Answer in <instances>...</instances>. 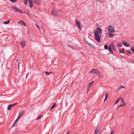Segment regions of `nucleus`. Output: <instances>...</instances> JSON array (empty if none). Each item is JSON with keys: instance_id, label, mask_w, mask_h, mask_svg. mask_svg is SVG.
Returning <instances> with one entry per match:
<instances>
[{"instance_id": "3c124183", "label": "nucleus", "mask_w": 134, "mask_h": 134, "mask_svg": "<svg viewBox=\"0 0 134 134\" xmlns=\"http://www.w3.org/2000/svg\"><path fill=\"white\" fill-rule=\"evenodd\" d=\"M28 74H27L26 76V78L27 76L28 75Z\"/></svg>"}, {"instance_id": "c9c22d12", "label": "nucleus", "mask_w": 134, "mask_h": 134, "mask_svg": "<svg viewBox=\"0 0 134 134\" xmlns=\"http://www.w3.org/2000/svg\"><path fill=\"white\" fill-rule=\"evenodd\" d=\"M98 131H95L94 134H98Z\"/></svg>"}, {"instance_id": "6ab92c4d", "label": "nucleus", "mask_w": 134, "mask_h": 134, "mask_svg": "<svg viewBox=\"0 0 134 134\" xmlns=\"http://www.w3.org/2000/svg\"><path fill=\"white\" fill-rule=\"evenodd\" d=\"M111 33H110L109 34V36L110 37H113L114 35H115L114 34H111Z\"/></svg>"}, {"instance_id": "58836bf2", "label": "nucleus", "mask_w": 134, "mask_h": 134, "mask_svg": "<svg viewBox=\"0 0 134 134\" xmlns=\"http://www.w3.org/2000/svg\"><path fill=\"white\" fill-rule=\"evenodd\" d=\"M121 89V88H120L119 87L118 88V90H117V92H118Z\"/></svg>"}, {"instance_id": "f257e3e1", "label": "nucleus", "mask_w": 134, "mask_h": 134, "mask_svg": "<svg viewBox=\"0 0 134 134\" xmlns=\"http://www.w3.org/2000/svg\"><path fill=\"white\" fill-rule=\"evenodd\" d=\"M97 30H95L94 32V35L96 40L99 43H100L101 42V34L102 33V29L99 28L96 29Z\"/></svg>"}, {"instance_id": "9b49d317", "label": "nucleus", "mask_w": 134, "mask_h": 134, "mask_svg": "<svg viewBox=\"0 0 134 134\" xmlns=\"http://www.w3.org/2000/svg\"><path fill=\"white\" fill-rule=\"evenodd\" d=\"M112 48L110 46H109L108 47V49L109 50V52L111 53V54H113V52L112 51Z\"/></svg>"}, {"instance_id": "f3484780", "label": "nucleus", "mask_w": 134, "mask_h": 134, "mask_svg": "<svg viewBox=\"0 0 134 134\" xmlns=\"http://www.w3.org/2000/svg\"><path fill=\"white\" fill-rule=\"evenodd\" d=\"M126 105V103L124 102V103H123V104H120L119 106V107H122Z\"/></svg>"}, {"instance_id": "6e6d98bb", "label": "nucleus", "mask_w": 134, "mask_h": 134, "mask_svg": "<svg viewBox=\"0 0 134 134\" xmlns=\"http://www.w3.org/2000/svg\"><path fill=\"white\" fill-rule=\"evenodd\" d=\"M16 62H18V59H17V60H16Z\"/></svg>"}, {"instance_id": "c03bdc74", "label": "nucleus", "mask_w": 134, "mask_h": 134, "mask_svg": "<svg viewBox=\"0 0 134 134\" xmlns=\"http://www.w3.org/2000/svg\"><path fill=\"white\" fill-rule=\"evenodd\" d=\"M19 63L18 64V69H19Z\"/></svg>"}, {"instance_id": "864d4df0", "label": "nucleus", "mask_w": 134, "mask_h": 134, "mask_svg": "<svg viewBox=\"0 0 134 134\" xmlns=\"http://www.w3.org/2000/svg\"><path fill=\"white\" fill-rule=\"evenodd\" d=\"M131 134H134V132L132 133Z\"/></svg>"}, {"instance_id": "2f4dec72", "label": "nucleus", "mask_w": 134, "mask_h": 134, "mask_svg": "<svg viewBox=\"0 0 134 134\" xmlns=\"http://www.w3.org/2000/svg\"><path fill=\"white\" fill-rule=\"evenodd\" d=\"M97 75L98 76H100V74L99 72H97V71L96 72V73Z\"/></svg>"}, {"instance_id": "1a4fd4ad", "label": "nucleus", "mask_w": 134, "mask_h": 134, "mask_svg": "<svg viewBox=\"0 0 134 134\" xmlns=\"http://www.w3.org/2000/svg\"><path fill=\"white\" fill-rule=\"evenodd\" d=\"M97 71V69H93L91 70L90 71V72L91 73H93L94 74H96V72Z\"/></svg>"}, {"instance_id": "dca6fc26", "label": "nucleus", "mask_w": 134, "mask_h": 134, "mask_svg": "<svg viewBox=\"0 0 134 134\" xmlns=\"http://www.w3.org/2000/svg\"><path fill=\"white\" fill-rule=\"evenodd\" d=\"M110 45H111V48L113 50H115V47L113 45V44H111Z\"/></svg>"}, {"instance_id": "ddd939ff", "label": "nucleus", "mask_w": 134, "mask_h": 134, "mask_svg": "<svg viewBox=\"0 0 134 134\" xmlns=\"http://www.w3.org/2000/svg\"><path fill=\"white\" fill-rule=\"evenodd\" d=\"M86 43H87V44L90 46L92 47L93 48L94 47V46L92 44L90 43H89L88 41H86Z\"/></svg>"}, {"instance_id": "79ce46f5", "label": "nucleus", "mask_w": 134, "mask_h": 134, "mask_svg": "<svg viewBox=\"0 0 134 134\" xmlns=\"http://www.w3.org/2000/svg\"><path fill=\"white\" fill-rule=\"evenodd\" d=\"M19 119H18V118H17L16 120L15 121L17 122L18 121Z\"/></svg>"}, {"instance_id": "473e14b6", "label": "nucleus", "mask_w": 134, "mask_h": 134, "mask_svg": "<svg viewBox=\"0 0 134 134\" xmlns=\"http://www.w3.org/2000/svg\"><path fill=\"white\" fill-rule=\"evenodd\" d=\"M98 127H99V126H98V125L97 126L95 131H98Z\"/></svg>"}, {"instance_id": "8fccbe9b", "label": "nucleus", "mask_w": 134, "mask_h": 134, "mask_svg": "<svg viewBox=\"0 0 134 134\" xmlns=\"http://www.w3.org/2000/svg\"><path fill=\"white\" fill-rule=\"evenodd\" d=\"M53 108H52V107H51V108L50 109V110H51Z\"/></svg>"}, {"instance_id": "de8ad7c7", "label": "nucleus", "mask_w": 134, "mask_h": 134, "mask_svg": "<svg viewBox=\"0 0 134 134\" xmlns=\"http://www.w3.org/2000/svg\"><path fill=\"white\" fill-rule=\"evenodd\" d=\"M113 131H112L110 133V134H113Z\"/></svg>"}, {"instance_id": "37998d69", "label": "nucleus", "mask_w": 134, "mask_h": 134, "mask_svg": "<svg viewBox=\"0 0 134 134\" xmlns=\"http://www.w3.org/2000/svg\"><path fill=\"white\" fill-rule=\"evenodd\" d=\"M21 117V116H20L18 115V116L17 118L18 119H19Z\"/></svg>"}, {"instance_id": "9d476101", "label": "nucleus", "mask_w": 134, "mask_h": 134, "mask_svg": "<svg viewBox=\"0 0 134 134\" xmlns=\"http://www.w3.org/2000/svg\"><path fill=\"white\" fill-rule=\"evenodd\" d=\"M13 107V105L12 104H10L7 107V110L8 111L9 110L11 109L12 108V107Z\"/></svg>"}, {"instance_id": "4468645a", "label": "nucleus", "mask_w": 134, "mask_h": 134, "mask_svg": "<svg viewBox=\"0 0 134 134\" xmlns=\"http://www.w3.org/2000/svg\"><path fill=\"white\" fill-rule=\"evenodd\" d=\"M119 52L121 53H124L125 52L124 48H122V49H119Z\"/></svg>"}, {"instance_id": "49530a36", "label": "nucleus", "mask_w": 134, "mask_h": 134, "mask_svg": "<svg viewBox=\"0 0 134 134\" xmlns=\"http://www.w3.org/2000/svg\"><path fill=\"white\" fill-rule=\"evenodd\" d=\"M132 63H134V60H132L131 61Z\"/></svg>"}, {"instance_id": "a211bd4d", "label": "nucleus", "mask_w": 134, "mask_h": 134, "mask_svg": "<svg viewBox=\"0 0 134 134\" xmlns=\"http://www.w3.org/2000/svg\"><path fill=\"white\" fill-rule=\"evenodd\" d=\"M108 97V94L107 93L106 94V96L104 102H105L107 99Z\"/></svg>"}, {"instance_id": "7c9ffc66", "label": "nucleus", "mask_w": 134, "mask_h": 134, "mask_svg": "<svg viewBox=\"0 0 134 134\" xmlns=\"http://www.w3.org/2000/svg\"><path fill=\"white\" fill-rule=\"evenodd\" d=\"M56 103H54L52 107V108H53L54 107L56 106Z\"/></svg>"}, {"instance_id": "7ed1b4c3", "label": "nucleus", "mask_w": 134, "mask_h": 134, "mask_svg": "<svg viewBox=\"0 0 134 134\" xmlns=\"http://www.w3.org/2000/svg\"><path fill=\"white\" fill-rule=\"evenodd\" d=\"M12 9L15 12H19L21 14H23V12L22 11L20 10L18 8L14 6H13L12 7Z\"/></svg>"}, {"instance_id": "e433bc0d", "label": "nucleus", "mask_w": 134, "mask_h": 134, "mask_svg": "<svg viewBox=\"0 0 134 134\" xmlns=\"http://www.w3.org/2000/svg\"><path fill=\"white\" fill-rule=\"evenodd\" d=\"M128 53L129 54H131L132 53V52L130 50H128Z\"/></svg>"}, {"instance_id": "2eb2a0df", "label": "nucleus", "mask_w": 134, "mask_h": 134, "mask_svg": "<svg viewBox=\"0 0 134 134\" xmlns=\"http://www.w3.org/2000/svg\"><path fill=\"white\" fill-rule=\"evenodd\" d=\"M25 111H23L21 112L19 114V115L21 117L24 114Z\"/></svg>"}, {"instance_id": "423d86ee", "label": "nucleus", "mask_w": 134, "mask_h": 134, "mask_svg": "<svg viewBox=\"0 0 134 134\" xmlns=\"http://www.w3.org/2000/svg\"><path fill=\"white\" fill-rule=\"evenodd\" d=\"M26 43V42L25 41H23L21 42L20 44L22 48H23L25 46Z\"/></svg>"}, {"instance_id": "a18cd8bd", "label": "nucleus", "mask_w": 134, "mask_h": 134, "mask_svg": "<svg viewBox=\"0 0 134 134\" xmlns=\"http://www.w3.org/2000/svg\"><path fill=\"white\" fill-rule=\"evenodd\" d=\"M69 133H70L69 131H68L66 133V134H69Z\"/></svg>"}, {"instance_id": "72a5a7b5", "label": "nucleus", "mask_w": 134, "mask_h": 134, "mask_svg": "<svg viewBox=\"0 0 134 134\" xmlns=\"http://www.w3.org/2000/svg\"><path fill=\"white\" fill-rule=\"evenodd\" d=\"M28 1V0L24 1V3L26 5L27 4Z\"/></svg>"}, {"instance_id": "bb28decb", "label": "nucleus", "mask_w": 134, "mask_h": 134, "mask_svg": "<svg viewBox=\"0 0 134 134\" xmlns=\"http://www.w3.org/2000/svg\"><path fill=\"white\" fill-rule=\"evenodd\" d=\"M130 49L132 51L134 54V47H131Z\"/></svg>"}, {"instance_id": "a19ab883", "label": "nucleus", "mask_w": 134, "mask_h": 134, "mask_svg": "<svg viewBox=\"0 0 134 134\" xmlns=\"http://www.w3.org/2000/svg\"><path fill=\"white\" fill-rule=\"evenodd\" d=\"M35 25L38 28V29H39V27L37 25H36V24H35Z\"/></svg>"}, {"instance_id": "39448f33", "label": "nucleus", "mask_w": 134, "mask_h": 134, "mask_svg": "<svg viewBox=\"0 0 134 134\" xmlns=\"http://www.w3.org/2000/svg\"><path fill=\"white\" fill-rule=\"evenodd\" d=\"M52 13L55 15H58V13L56 11L55 9H53L51 11Z\"/></svg>"}, {"instance_id": "cd10ccee", "label": "nucleus", "mask_w": 134, "mask_h": 134, "mask_svg": "<svg viewBox=\"0 0 134 134\" xmlns=\"http://www.w3.org/2000/svg\"><path fill=\"white\" fill-rule=\"evenodd\" d=\"M45 73L46 75H48L50 74L51 72H48L46 71L45 72Z\"/></svg>"}, {"instance_id": "4c0bfd02", "label": "nucleus", "mask_w": 134, "mask_h": 134, "mask_svg": "<svg viewBox=\"0 0 134 134\" xmlns=\"http://www.w3.org/2000/svg\"><path fill=\"white\" fill-rule=\"evenodd\" d=\"M17 104L18 103H15L14 104H12L13 105V107L14 106V105H17Z\"/></svg>"}, {"instance_id": "aec40b11", "label": "nucleus", "mask_w": 134, "mask_h": 134, "mask_svg": "<svg viewBox=\"0 0 134 134\" xmlns=\"http://www.w3.org/2000/svg\"><path fill=\"white\" fill-rule=\"evenodd\" d=\"M10 21L9 20H8L7 21H5L4 22V24H8L10 22Z\"/></svg>"}, {"instance_id": "4be33fe9", "label": "nucleus", "mask_w": 134, "mask_h": 134, "mask_svg": "<svg viewBox=\"0 0 134 134\" xmlns=\"http://www.w3.org/2000/svg\"><path fill=\"white\" fill-rule=\"evenodd\" d=\"M120 98H118V99L117 100L116 102H115V104H116L118 103V102H119V101H120Z\"/></svg>"}, {"instance_id": "20e7f679", "label": "nucleus", "mask_w": 134, "mask_h": 134, "mask_svg": "<svg viewBox=\"0 0 134 134\" xmlns=\"http://www.w3.org/2000/svg\"><path fill=\"white\" fill-rule=\"evenodd\" d=\"M75 22L78 27L80 29V30H81V26H80V23L78 21V20L77 19H76L75 20Z\"/></svg>"}, {"instance_id": "b1692460", "label": "nucleus", "mask_w": 134, "mask_h": 134, "mask_svg": "<svg viewBox=\"0 0 134 134\" xmlns=\"http://www.w3.org/2000/svg\"><path fill=\"white\" fill-rule=\"evenodd\" d=\"M120 100H121V101L123 103H124V102H125L124 101V99L123 98L121 97H120Z\"/></svg>"}, {"instance_id": "f03ea898", "label": "nucleus", "mask_w": 134, "mask_h": 134, "mask_svg": "<svg viewBox=\"0 0 134 134\" xmlns=\"http://www.w3.org/2000/svg\"><path fill=\"white\" fill-rule=\"evenodd\" d=\"M107 29L109 33H113L115 31L114 27L111 25H109Z\"/></svg>"}, {"instance_id": "a878e982", "label": "nucleus", "mask_w": 134, "mask_h": 134, "mask_svg": "<svg viewBox=\"0 0 134 134\" xmlns=\"http://www.w3.org/2000/svg\"><path fill=\"white\" fill-rule=\"evenodd\" d=\"M41 117H42V115H40L37 117V118H36V119L37 120H38L41 118Z\"/></svg>"}, {"instance_id": "5fc2aeb1", "label": "nucleus", "mask_w": 134, "mask_h": 134, "mask_svg": "<svg viewBox=\"0 0 134 134\" xmlns=\"http://www.w3.org/2000/svg\"><path fill=\"white\" fill-rule=\"evenodd\" d=\"M71 47L72 48V49H74V48H73V47Z\"/></svg>"}, {"instance_id": "0eeeda50", "label": "nucleus", "mask_w": 134, "mask_h": 134, "mask_svg": "<svg viewBox=\"0 0 134 134\" xmlns=\"http://www.w3.org/2000/svg\"><path fill=\"white\" fill-rule=\"evenodd\" d=\"M32 0H29L28 2L30 8H32L33 5L32 4Z\"/></svg>"}, {"instance_id": "c756f323", "label": "nucleus", "mask_w": 134, "mask_h": 134, "mask_svg": "<svg viewBox=\"0 0 134 134\" xmlns=\"http://www.w3.org/2000/svg\"><path fill=\"white\" fill-rule=\"evenodd\" d=\"M16 124L17 122L15 121L14 122L12 126L13 127H15L16 125Z\"/></svg>"}, {"instance_id": "603ef678", "label": "nucleus", "mask_w": 134, "mask_h": 134, "mask_svg": "<svg viewBox=\"0 0 134 134\" xmlns=\"http://www.w3.org/2000/svg\"><path fill=\"white\" fill-rule=\"evenodd\" d=\"M119 106L117 107V108L116 109H118V108H119Z\"/></svg>"}, {"instance_id": "09e8293b", "label": "nucleus", "mask_w": 134, "mask_h": 134, "mask_svg": "<svg viewBox=\"0 0 134 134\" xmlns=\"http://www.w3.org/2000/svg\"><path fill=\"white\" fill-rule=\"evenodd\" d=\"M96 2H98L99 1V0H95Z\"/></svg>"}, {"instance_id": "f8f14e48", "label": "nucleus", "mask_w": 134, "mask_h": 134, "mask_svg": "<svg viewBox=\"0 0 134 134\" xmlns=\"http://www.w3.org/2000/svg\"><path fill=\"white\" fill-rule=\"evenodd\" d=\"M40 0H33L34 3H35L38 5H39Z\"/></svg>"}, {"instance_id": "ea45409f", "label": "nucleus", "mask_w": 134, "mask_h": 134, "mask_svg": "<svg viewBox=\"0 0 134 134\" xmlns=\"http://www.w3.org/2000/svg\"><path fill=\"white\" fill-rule=\"evenodd\" d=\"M23 25H24V26H26V25L25 23L24 22V23H23Z\"/></svg>"}, {"instance_id": "393cba45", "label": "nucleus", "mask_w": 134, "mask_h": 134, "mask_svg": "<svg viewBox=\"0 0 134 134\" xmlns=\"http://www.w3.org/2000/svg\"><path fill=\"white\" fill-rule=\"evenodd\" d=\"M118 46L120 47H121L122 46V45L121 43H119L118 44Z\"/></svg>"}, {"instance_id": "6e6552de", "label": "nucleus", "mask_w": 134, "mask_h": 134, "mask_svg": "<svg viewBox=\"0 0 134 134\" xmlns=\"http://www.w3.org/2000/svg\"><path fill=\"white\" fill-rule=\"evenodd\" d=\"M122 43L126 47H129L130 46L129 44L126 42H123Z\"/></svg>"}, {"instance_id": "c85d7f7f", "label": "nucleus", "mask_w": 134, "mask_h": 134, "mask_svg": "<svg viewBox=\"0 0 134 134\" xmlns=\"http://www.w3.org/2000/svg\"><path fill=\"white\" fill-rule=\"evenodd\" d=\"M93 83V81H92L90 83H89V84H88L89 87H90L91 85H92Z\"/></svg>"}, {"instance_id": "412c9836", "label": "nucleus", "mask_w": 134, "mask_h": 134, "mask_svg": "<svg viewBox=\"0 0 134 134\" xmlns=\"http://www.w3.org/2000/svg\"><path fill=\"white\" fill-rule=\"evenodd\" d=\"M23 23H24V21L22 20H21L18 22V24L21 25H23Z\"/></svg>"}, {"instance_id": "5701e85b", "label": "nucleus", "mask_w": 134, "mask_h": 134, "mask_svg": "<svg viewBox=\"0 0 134 134\" xmlns=\"http://www.w3.org/2000/svg\"><path fill=\"white\" fill-rule=\"evenodd\" d=\"M104 48L106 50L108 49V46L107 45H105L104 46Z\"/></svg>"}, {"instance_id": "f704fd0d", "label": "nucleus", "mask_w": 134, "mask_h": 134, "mask_svg": "<svg viewBox=\"0 0 134 134\" xmlns=\"http://www.w3.org/2000/svg\"><path fill=\"white\" fill-rule=\"evenodd\" d=\"M119 87H120L121 89L122 88H125V86H120Z\"/></svg>"}]
</instances>
